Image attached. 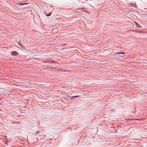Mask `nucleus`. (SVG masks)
I'll return each instance as SVG.
<instances>
[{
  "label": "nucleus",
  "mask_w": 147,
  "mask_h": 147,
  "mask_svg": "<svg viewBox=\"0 0 147 147\" xmlns=\"http://www.w3.org/2000/svg\"><path fill=\"white\" fill-rule=\"evenodd\" d=\"M11 54L12 56H17L18 55V53L16 51H13L11 52Z\"/></svg>",
  "instance_id": "f257e3e1"
},
{
  "label": "nucleus",
  "mask_w": 147,
  "mask_h": 147,
  "mask_svg": "<svg viewBox=\"0 0 147 147\" xmlns=\"http://www.w3.org/2000/svg\"><path fill=\"white\" fill-rule=\"evenodd\" d=\"M18 45L21 47L23 49H25V48L24 46L22 43L20 42H18Z\"/></svg>",
  "instance_id": "f03ea898"
},
{
  "label": "nucleus",
  "mask_w": 147,
  "mask_h": 147,
  "mask_svg": "<svg viewBox=\"0 0 147 147\" xmlns=\"http://www.w3.org/2000/svg\"><path fill=\"white\" fill-rule=\"evenodd\" d=\"M129 5L131 6L132 7H136V4L134 3H129Z\"/></svg>",
  "instance_id": "7ed1b4c3"
},
{
  "label": "nucleus",
  "mask_w": 147,
  "mask_h": 147,
  "mask_svg": "<svg viewBox=\"0 0 147 147\" xmlns=\"http://www.w3.org/2000/svg\"><path fill=\"white\" fill-rule=\"evenodd\" d=\"M51 13H52L51 12L49 13V14H48L47 11H46V13H45V15L47 16H51Z\"/></svg>",
  "instance_id": "20e7f679"
},
{
  "label": "nucleus",
  "mask_w": 147,
  "mask_h": 147,
  "mask_svg": "<svg viewBox=\"0 0 147 147\" xmlns=\"http://www.w3.org/2000/svg\"><path fill=\"white\" fill-rule=\"evenodd\" d=\"M136 25L137 27L139 28L141 27L140 25L139 24H138V23H136Z\"/></svg>",
  "instance_id": "39448f33"
},
{
  "label": "nucleus",
  "mask_w": 147,
  "mask_h": 147,
  "mask_svg": "<svg viewBox=\"0 0 147 147\" xmlns=\"http://www.w3.org/2000/svg\"><path fill=\"white\" fill-rule=\"evenodd\" d=\"M117 53V54H125V53H124V52H118V53Z\"/></svg>",
  "instance_id": "423d86ee"
},
{
  "label": "nucleus",
  "mask_w": 147,
  "mask_h": 147,
  "mask_svg": "<svg viewBox=\"0 0 147 147\" xmlns=\"http://www.w3.org/2000/svg\"><path fill=\"white\" fill-rule=\"evenodd\" d=\"M79 96H73L71 97H74V98H76L77 97H78Z\"/></svg>",
  "instance_id": "0eeeda50"
},
{
  "label": "nucleus",
  "mask_w": 147,
  "mask_h": 147,
  "mask_svg": "<svg viewBox=\"0 0 147 147\" xmlns=\"http://www.w3.org/2000/svg\"><path fill=\"white\" fill-rule=\"evenodd\" d=\"M66 45V44H64V45Z\"/></svg>",
  "instance_id": "6e6552de"
},
{
  "label": "nucleus",
  "mask_w": 147,
  "mask_h": 147,
  "mask_svg": "<svg viewBox=\"0 0 147 147\" xmlns=\"http://www.w3.org/2000/svg\"><path fill=\"white\" fill-rule=\"evenodd\" d=\"M20 4H22V5H23V4H22V3H21Z\"/></svg>",
  "instance_id": "1a4fd4ad"
}]
</instances>
